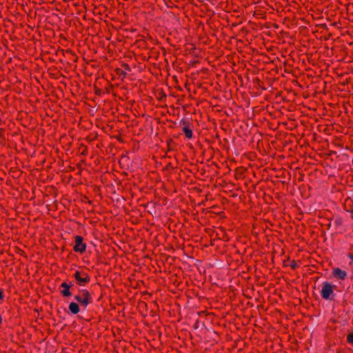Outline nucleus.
<instances>
[{
	"label": "nucleus",
	"instance_id": "1",
	"mask_svg": "<svg viewBox=\"0 0 353 353\" xmlns=\"http://www.w3.org/2000/svg\"><path fill=\"white\" fill-rule=\"evenodd\" d=\"M74 299L78 302L83 309H85L88 305L93 302V299L88 290H79V294L74 295Z\"/></svg>",
	"mask_w": 353,
	"mask_h": 353
},
{
	"label": "nucleus",
	"instance_id": "2",
	"mask_svg": "<svg viewBox=\"0 0 353 353\" xmlns=\"http://www.w3.org/2000/svg\"><path fill=\"white\" fill-rule=\"evenodd\" d=\"M72 277L74 279L77 286H85L91 281L90 276L84 271L77 270Z\"/></svg>",
	"mask_w": 353,
	"mask_h": 353
},
{
	"label": "nucleus",
	"instance_id": "3",
	"mask_svg": "<svg viewBox=\"0 0 353 353\" xmlns=\"http://www.w3.org/2000/svg\"><path fill=\"white\" fill-rule=\"evenodd\" d=\"M335 285H332L327 281L323 283L322 289L321 290V297L325 300L333 301L334 299V288Z\"/></svg>",
	"mask_w": 353,
	"mask_h": 353
},
{
	"label": "nucleus",
	"instance_id": "4",
	"mask_svg": "<svg viewBox=\"0 0 353 353\" xmlns=\"http://www.w3.org/2000/svg\"><path fill=\"white\" fill-rule=\"evenodd\" d=\"M179 125L182 127V131L185 134V137L191 139L193 137V124L189 120L183 119L180 121Z\"/></svg>",
	"mask_w": 353,
	"mask_h": 353
},
{
	"label": "nucleus",
	"instance_id": "5",
	"mask_svg": "<svg viewBox=\"0 0 353 353\" xmlns=\"http://www.w3.org/2000/svg\"><path fill=\"white\" fill-rule=\"evenodd\" d=\"M75 245L73 247V250L75 252L83 253L86 250V243H83V237L80 235H77L74 237Z\"/></svg>",
	"mask_w": 353,
	"mask_h": 353
},
{
	"label": "nucleus",
	"instance_id": "6",
	"mask_svg": "<svg viewBox=\"0 0 353 353\" xmlns=\"http://www.w3.org/2000/svg\"><path fill=\"white\" fill-rule=\"evenodd\" d=\"M130 72L131 68L130 65L125 63H123L121 68H117L114 70V73L116 75L121 78L122 81L126 78L128 73Z\"/></svg>",
	"mask_w": 353,
	"mask_h": 353
},
{
	"label": "nucleus",
	"instance_id": "7",
	"mask_svg": "<svg viewBox=\"0 0 353 353\" xmlns=\"http://www.w3.org/2000/svg\"><path fill=\"white\" fill-rule=\"evenodd\" d=\"M332 275L338 280H345L347 274L339 268H334L332 269Z\"/></svg>",
	"mask_w": 353,
	"mask_h": 353
},
{
	"label": "nucleus",
	"instance_id": "8",
	"mask_svg": "<svg viewBox=\"0 0 353 353\" xmlns=\"http://www.w3.org/2000/svg\"><path fill=\"white\" fill-rule=\"evenodd\" d=\"M60 288H62L63 290H61L60 291V293L63 296V297H70L72 296V292L70 291V286L68 285V283L66 282H63L61 285H60Z\"/></svg>",
	"mask_w": 353,
	"mask_h": 353
},
{
	"label": "nucleus",
	"instance_id": "9",
	"mask_svg": "<svg viewBox=\"0 0 353 353\" xmlns=\"http://www.w3.org/2000/svg\"><path fill=\"white\" fill-rule=\"evenodd\" d=\"M80 306L78 302H71L69 304L68 309L72 314H77L80 312Z\"/></svg>",
	"mask_w": 353,
	"mask_h": 353
},
{
	"label": "nucleus",
	"instance_id": "10",
	"mask_svg": "<svg viewBox=\"0 0 353 353\" xmlns=\"http://www.w3.org/2000/svg\"><path fill=\"white\" fill-rule=\"evenodd\" d=\"M159 50L157 48H153L148 52V61L152 60H157L159 55Z\"/></svg>",
	"mask_w": 353,
	"mask_h": 353
},
{
	"label": "nucleus",
	"instance_id": "11",
	"mask_svg": "<svg viewBox=\"0 0 353 353\" xmlns=\"http://www.w3.org/2000/svg\"><path fill=\"white\" fill-rule=\"evenodd\" d=\"M283 265L284 267L290 266L292 270H295L298 267V265H297L296 261L295 260L291 261V260H290V258L283 261Z\"/></svg>",
	"mask_w": 353,
	"mask_h": 353
},
{
	"label": "nucleus",
	"instance_id": "12",
	"mask_svg": "<svg viewBox=\"0 0 353 353\" xmlns=\"http://www.w3.org/2000/svg\"><path fill=\"white\" fill-rule=\"evenodd\" d=\"M346 341L347 343L353 345V330L348 331L346 336Z\"/></svg>",
	"mask_w": 353,
	"mask_h": 353
},
{
	"label": "nucleus",
	"instance_id": "13",
	"mask_svg": "<svg viewBox=\"0 0 353 353\" xmlns=\"http://www.w3.org/2000/svg\"><path fill=\"white\" fill-rule=\"evenodd\" d=\"M82 149V151L81 152V154L83 156H86L88 153V150L87 146L84 145L83 144H81L79 147V150Z\"/></svg>",
	"mask_w": 353,
	"mask_h": 353
},
{
	"label": "nucleus",
	"instance_id": "14",
	"mask_svg": "<svg viewBox=\"0 0 353 353\" xmlns=\"http://www.w3.org/2000/svg\"><path fill=\"white\" fill-rule=\"evenodd\" d=\"M343 223V219L342 217L338 216L334 220V224L336 226H341Z\"/></svg>",
	"mask_w": 353,
	"mask_h": 353
},
{
	"label": "nucleus",
	"instance_id": "15",
	"mask_svg": "<svg viewBox=\"0 0 353 353\" xmlns=\"http://www.w3.org/2000/svg\"><path fill=\"white\" fill-rule=\"evenodd\" d=\"M59 52L63 56L69 55V54L72 55V56H74V54L72 53V51L70 49H67L66 50H59Z\"/></svg>",
	"mask_w": 353,
	"mask_h": 353
},
{
	"label": "nucleus",
	"instance_id": "16",
	"mask_svg": "<svg viewBox=\"0 0 353 353\" xmlns=\"http://www.w3.org/2000/svg\"><path fill=\"white\" fill-rule=\"evenodd\" d=\"M94 94L97 96H101V94L105 93V92L103 90L97 88L96 85L94 86Z\"/></svg>",
	"mask_w": 353,
	"mask_h": 353
},
{
	"label": "nucleus",
	"instance_id": "17",
	"mask_svg": "<svg viewBox=\"0 0 353 353\" xmlns=\"http://www.w3.org/2000/svg\"><path fill=\"white\" fill-rule=\"evenodd\" d=\"M345 210L347 212H350V214H352L353 215V203H351L350 205H349L348 208H346V205H345Z\"/></svg>",
	"mask_w": 353,
	"mask_h": 353
},
{
	"label": "nucleus",
	"instance_id": "18",
	"mask_svg": "<svg viewBox=\"0 0 353 353\" xmlns=\"http://www.w3.org/2000/svg\"><path fill=\"white\" fill-rule=\"evenodd\" d=\"M166 99V94L161 90L159 93V98H158V99L159 101H163V99Z\"/></svg>",
	"mask_w": 353,
	"mask_h": 353
},
{
	"label": "nucleus",
	"instance_id": "19",
	"mask_svg": "<svg viewBox=\"0 0 353 353\" xmlns=\"http://www.w3.org/2000/svg\"><path fill=\"white\" fill-rule=\"evenodd\" d=\"M173 143V140L172 139H170L167 140V145H168V152H170L173 149L171 148V143Z\"/></svg>",
	"mask_w": 353,
	"mask_h": 353
},
{
	"label": "nucleus",
	"instance_id": "20",
	"mask_svg": "<svg viewBox=\"0 0 353 353\" xmlns=\"http://www.w3.org/2000/svg\"><path fill=\"white\" fill-rule=\"evenodd\" d=\"M16 253H17L21 256L25 254V252L19 248H17Z\"/></svg>",
	"mask_w": 353,
	"mask_h": 353
},
{
	"label": "nucleus",
	"instance_id": "21",
	"mask_svg": "<svg viewBox=\"0 0 353 353\" xmlns=\"http://www.w3.org/2000/svg\"><path fill=\"white\" fill-rule=\"evenodd\" d=\"M174 168L171 163H168L165 166V170H174Z\"/></svg>",
	"mask_w": 353,
	"mask_h": 353
},
{
	"label": "nucleus",
	"instance_id": "22",
	"mask_svg": "<svg viewBox=\"0 0 353 353\" xmlns=\"http://www.w3.org/2000/svg\"><path fill=\"white\" fill-rule=\"evenodd\" d=\"M4 296V292L3 290L0 288V301H3Z\"/></svg>",
	"mask_w": 353,
	"mask_h": 353
},
{
	"label": "nucleus",
	"instance_id": "23",
	"mask_svg": "<svg viewBox=\"0 0 353 353\" xmlns=\"http://www.w3.org/2000/svg\"><path fill=\"white\" fill-rule=\"evenodd\" d=\"M348 201H350L351 203H353V194H352V197H350L348 196L345 201V205H346V203L348 202Z\"/></svg>",
	"mask_w": 353,
	"mask_h": 353
},
{
	"label": "nucleus",
	"instance_id": "24",
	"mask_svg": "<svg viewBox=\"0 0 353 353\" xmlns=\"http://www.w3.org/2000/svg\"><path fill=\"white\" fill-rule=\"evenodd\" d=\"M5 133V130L3 128H0V137L4 139L3 135Z\"/></svg>",
	"mask_w": 353,
	"mask_h": 353
},
{
	"label": "nucleus",
	"instance_id": "25",
	"mask_svg": "<svg viewBox=\"0 0 353 353\" xmlns=\"http://www.w3.org/2000/svg\"><path fill=\"white\" fill-rule=\"evenodd\" d=\"M347 256L353 262V254L349 252L347 254Z\"/></svg>",
	"mask_w": 353,
	"mask_h": 353
},
{
	"label": "nucleus",
	"instance_id": "26",
	"mask_svg": "<svg viewBox=\"0 0 353 353\" xmlns=\"http://www.w3.org/2000/svg\"><path fill=\"white\" fill-rule=\"evenodd\" d=\"M68 285H69L70 289H71V288H73V287L74 286V284L73 283L72 281H70L69 283H68Z\"/></svg>",
	"mask_w": 353,
	"mask_h": 353
},
{
	"label": "nucleus",
	"instance_id": "27",
	"mask_svg": "<svg viewBox=\"0 0 353 353\" xmlns=\"http://www.w3.org/2000/svg\"><path fill=\"white\" fill-rule=\"evenodd\" d=\"M83 286H77V292H79V290H85L84 288H83Z\"/></svg>",
	"mask_w": 353,
	"mask_h": 353
},
{
	"label": "nucleus",
	"instance_id": "28",
	"mask_svg": "<svg viewBox=\"0 0 353 353\" xmlns=\"http://www.w3.org/2000/svg\"><path fill=\"white\" fill-rule=\"evenodd\" d=\"M256 81L258 83V85H260L261 81L259 79H256Z\"/></svg>",
	"mask_w": 353,
	"mask_h": 353
},
{
	"label": "nucleus",
	"instance_id": "29",
	"mask_svg": "<svg viewBox=\"0 0 353 353\" xmlns=\"http://www.w3.org/2000/svg\"><path fill=\"white\" fill-rule=\"evenodd\" d=\"M2 324V317L1 315H0V325Z\"/></svg>",
	"mask_w": 353,
	"mask_h": 353
},
{
	"label": "nucleus",
	"instance_id": "30",
	"mask_svg": "<svg viewBox=\"0 0 353 353\" xmlns=\"http://www.w3.org/2000/svg\"><path fill=\"white\" fill-rule=\"evenodd\" d=\"M94 285H97L100 286V284L99 283H96Z\"/></svg>",
	"mask_w": 353,
	"mask_h": 353
},
{
	"label": "nucleus",
	"instance_id": "31",
	"mask_svg": "<svg viewBox=\"0 0 353 353\" xmlns=\"http://www.w3.org/2000/svg\"><path fill=\"white\" fill-rule=\"evenodd\" d=\"M350 250H353V245H351Z\"/></svg>",
	"mask_w": 353,
	"mask_h": 353
},
{
	"label": "nucleus",
	"instance_id": "32",
	"mask_svg": "<svg viewBox=\"0 0 353 353\" xmlns=\"http://www.w3.org/2000/svg\"><path fill=\"white\" fill-rule=\"evenodd\" d=\"M119 141H120L121 142H122V139H118Z\"/></svg>",
	"mask_w": 353,
	"mask_h": 353
}]
</instances>
